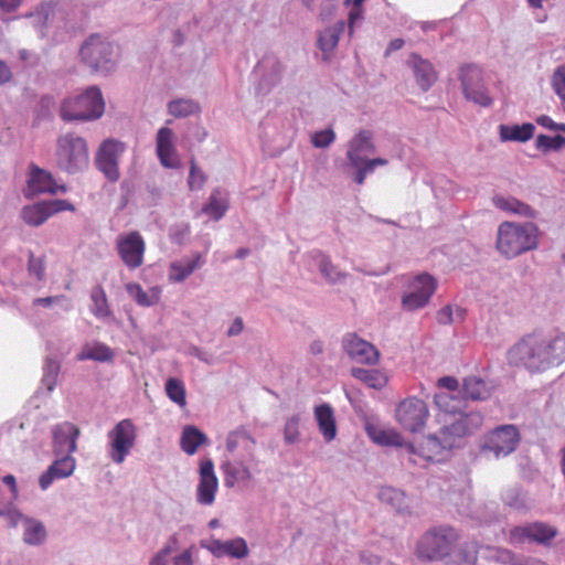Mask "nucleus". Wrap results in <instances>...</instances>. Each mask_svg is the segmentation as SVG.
Wrapping results in <instances>:
<instances>
[{
	"instance_id": "a19ab883",
	"label": "nucleus",
	"mask_w": 565,
	"mask_h": 565,
	"mask_svg": "<svg viewBox=\"0 0 565 565\" xmlns=\"http://www.w3.org/2000/svg\"><path fill=\"white\" fill-rule=\"evenodd\" d=\"M388 161L384 158H364L355 164H348L349 168L354 170L353 180L358 184H363L367 174L374 172L376 167L386 166Z\"/></svg>"
},
{
	"instance_id": "f257e3e1",
	"label": "nucleus",
	"mask_w": 565,
	"mask_h": 565,
	"mask_svg": "<svg viewBox=\"0 0 565 565\" xmlns=\"http://www.w3.org/2000/svg\"><path fill=\"white\" fill-rule=\"evenodd\" d=\"M435 404L439 409L440 429L420 443L422 458L431 460L444 451L451 450L459 441L479 430L483 416L477 411H468L467 405L452 394H436Z\"/></svg>"
},
{
	"instance_id": "473e14b6",
	"label": "nucleus",
	"mask_w": 565,
	"mask_h": 565,
	"mask_svg": "<svg viewBox=\"0 0 565 565\" xmlns=\"http://www.w3.org/2000/svg\"><path fill=\"white\" fill-rule=\"evenodd\" d=\"M345 30V22L343 20L337 21L333 25L328 26L319 32L318 46L323 53L332 52L340 40L341 34Z\"/></svg>"
},
{
	"instance_id": "9b49d317",
	"label": "nucleus",
	"mask_w": 565,
	"mask_h": 565,
	"mask_svg": "<svg viewBox=\"0 0 565 565\" xmlns=\"http://www.w3.org/2000/svg\"><path fill=\"white\" fill-rule=\"evenodd\" d=\"M126 149V143L115 138H108L99 145L95 164L108 181L117 182L120 179L119 159Z\"/></svg>"
},
{
	"instance_id": "1a4fd4ad",
	"label": "nucleus",
	"mask_w": 565,
	"mask_h": 565,
	"mask_svg": "<svg viewBox=\"0 0 565 565\" xmlns=\"http://www.w3.org/2000/svg\"><path fill=\"white\" fill-rule=\"evenodd\" d=\"M108 457L120 465L129 456L137 439V428L131 419L119 420L108 433Z\"/></svg>"
},
{
	"instance_id": "aec40b11",
	"label": "nucleus",
	"mask_w": 565,
	"mask_h": 565,
	"mask_svg": "<svg viewBox=\"0 0 565 565\" xmlns=\"http://www.w3.org/2000/svg\"><path fill=\"white\" fill-rule=\"evenodd\" d=\"M376 152L373 131L369 129L359 130L349 141L347 158L348 164H355L364 158Z\"/></svg>"
},
{
	"instance_id": "cd10ccee",
	"label": "nucleus",
	"mask_w": 565,
	"mask_h": 565,
	"mask_svg": "<svg viewBox=\"0 0 565 565\" xmlns=\"http://www.w3.org/2000/svg\"><path fill=\"white\" fill-rule=\"evenodd\" d=\"M315 418L323 439L327 443L332 441L337 436V424L333 408L327 403L316 406Z\"/></svg>"
},
{
	"instance_id": "c9c22d12",
	"label": "nucleus",
	"mask_w": 565,
	"mask_h": 565,
	"mask_svg": "<svg viewBox=\"0 0 565 565\" xmlns=\"http://www.w3.org/2000/svg\"><path fill=\"white\" fill-rule=\"evenodd\" d=\"M52 215H54V210H49L45 201L26 205L21 211L22 220L31 226L42 225Z\"/></svg>"
},
{
	"instance_id": "bf43d9fd",
	"label": "nucleus",
	"mask_w": 565,
	"mask_h": 565,
	"mask_svg": "<svg viewBox=\"0 0 565 565\" xmlns=\"http://www.w3.org/2000/svg\"><path fill=\"white\" fill-rule=\"evenodd\" d=\"M335 139L333 129L327 128L324 130L317 131L311 137V142L316 148H327Z\"/></svg>"
},
{
	"instance_id": "ddd939ff",
	"label": "nucleus",
	"mask_w": 565,
	"mask_h": 565,
	"mask_svg": "<svg viewBox=\"0 0 565 565\" xmlns=\"http://www.w3.org/2000/svg\"><path fill=\"white\" fill-rule=\"evenodd\" d=\"M429 416L427 405L424 401L409 397L399 403L396 408V419L403 429L411 433H418L423 429Z\"/></svg>"
},
{
	"instance_id": "f03ea898",
	"label": "nucleus",
	"mask_w": 565,
	"mask_h": 565,
	"mask_svg": "<svg viewBox=\"0 0 565 565\" xmlns=\"http://www.w3.org/2000/svg\"><path fill=\"white\" fill-rule=\"evenodd\" d=\"M510 364L524 366L527 371L543 372L565 361V333L546 338L527 334L508 352Z\"/></svg>"
},
{
	"instance_id": "9d476101",
	"label": "nucleus",
	"mask_w": 565,
	"mask_h": 565,
	"mask_svg": "<svg viewBox=\"0 0 565 565\" xmlns=\"http://www.w3.org/2000/svg\"><path fill=\"white\" fill-rule=\"evenodd\" d=\"M520 440L521 435L516 426L501 425L483 437L481 449L499 459L512 454L518 448Z\"/></svg>"
},
{
	"instance_id": "72a5a7b5",
	"label": "nucleus",
	"mask_w": 565,
	"mask_h": 565,
	"mask_svg": "<svg viewBox=\"0 0 565 565\" xmlns=\"http://www.w3.org/2000/svg\"><path fill=\"white\" fill-rule=\"evenodd\" d=\"M500 138L502 141H519L525 142L530 140L535 131V126L531 122L523 125H500Z\"/></svg>"
},
{
	"instance_id": "4c0bfd02",
	"label": "nucleus",
	"mask_w": 565,
	"mask_h": 565,
	"mask_svg": "<svg viewBox=\"0 0 565 565\" xmlns=\"http://www.w3.org/2000/svg\"><path fill=\"white\" fill-rule=\"evenodd\" d=\"M201 266V255L195 254L191 259H182L173 262L170 265L169 278L170 280L181 282L194 273Z\"/></svg>"
},
{
	"instance_id": "c85d7f7f",
	"label": "nucleus",
	"mask_w": 565,
	"mask_h": 565,
	"mask_svg": "<svg viewBox=\"0 0 565 565\" xmlns=\"http://www.w3.org/2000/svg\"><path fill=\"white\" fill-rule=\"evenodd\" d=\"M492 201L495 207L509 213L529 218H535L537 215V212L532 206L514 196L494 195Z\"/></svg>"
},
{
	"instance_id": "4d7b16f0",
	"label": "nucleus",
	"mask_w": 565,
	"mask_h": 565,
	"mask_svg": "<svg viewBox=\"0 0 565 565\" xmlns=\"http://www.w3.org/2000/svg\"><path fill=\"white\" fill-rule=\"evenodd\" d=\"M206 181L204 172L196 166L194 159L191 160L188 184L191 190H200Z\"/></svg>"
},
{
	"instance_id": "bb28decb",
	"label": "nucleus",
	"mask_w": 565,
	"mask_h": 565,
	"mask_svg": "<svg viewBox=\"0 0 565 565\" xmlns=\"http://www.w3.org/2000/svg\"><path fill=\"white\" fill-rule=\"evenodd\" d=\"M311 258L319 269L322 277L331 285L342 282L347 278V273L341 271L331 260V258L321 250H313Z\"/></svg>"
},
{
	"instance_id": "f8f14e48",
	"label": "nucleus",
	"mask_w": 565,
	"mask_h": 565,
	"mask_svg": "<svg viewBox=\"0 0 565 565\" xmlns=\"http://www.w3.org/2000/svg\"><path fill=\"white\" fill-rule=\"evenodd\" d=\"M436 287L437 282L429 274L415 276L409 281L407 291L402 296V308L405 311H416L426 307Z\"/></svg>"
},
{
	"instance_id": "37998d69",
	"label": "nucleus",
	"mask_w": 565,
	"mask_h": 565,
	"mask_svg": "<svg viewBox=\"0 0 565 565\" xmlns=\"http://www.w3.org/2000/svg\"><path fill=\"white\" fill-rule=\"evenodd\" d=\"M168 111L175 118H185L200 113V106L193 99L179 98L169 102Z\"/></svg>"
},
{
	"instance_id": "338daca9",
	"label": "nucleus",
	"mask_w": 565,
	"mask_h": 565,
	"mask_svg": "<svg viewBox=\"0 0 565 565\" xmlns=\"http://www.w3.org/2000/svg\"><path fill=\"white\" fill-rule=\"evenodd\" d=\"M436 319L444 326L455 322L454 308L450 305L443 307L437 311Z\"/></svg>"
},
{
	"instance_id": "09e8293b",
	"label": "nucleus",
	"mask_w": 565,
	"mask_h": 565,
	"mask_svg": "<svg viewBox=\"0 0 565 565\" xmlns=\"http://www.w3.org/2000/svg\"><path fill=\"white\" fill-rule=\"evenodd\" d=\"M536 148L544 153L550 151H558L565 148V137L561 135H556L554 137H550L546 135H539L535 141Z\"/></svg>"
},
{
	"instance_id": "0e129e2a",
	"label": "nucleus",
	"mask_w": 565,
	"mask_h": 565,
	"mask_svg": "<svg viewBox=\"0 0 565 565\" xmlns=\"http://www.w3.org/2000/svg\"><path fill=\"white\" fill-rule=\"evenodd\" d=\"M0 516L6 518L12 527H15L24 518L20 511L12 507L0 508Z\"/></svg>"
},
{
	"instance_id": "a18cd8bd",
	"label": "nucleus",
	"mask_w": 565,
	"mask_h": 565,
	"mask_svg": "<svg viewBox=\"0 0 565 565\" xmlns=\"http://www.w3.org/2000/svg\"><path fill=\"white\" fill-rule=\"evenodd\" d=\"M248 553V545L243 537H235L223 542V556L242 559L245 558Z\"/></svg>"
},
{
	"instance_id": "052dcab7",
	"label": "nucleus",
	"mask_w": 565,
	"mask_h": 565,
	"mask_svg": "<svg viewBox=\"0 0 565 565\" xmlns=\"http://www.w3.org/2000/svg\"><path fill=\"white\" fill-rule=\"evenodd\" d=\"M47 10V6L42 3L36 8L34 12L25 14V18L32 19V24L35 28H42L43 25H45L49 18Z\"/></svg>"
},
{
	"instance_id": "c756f323",
	"label": "nucleus",
	"mask_w": 565,
	"mask_h": 565,
	"mask_svg": "<svg viewBox=\"0 0 565 565\" xmlns=\"http://www.w3.org/2000/svg\"><path fill=\"white\" fill-rule=\"evenodd\" d=\"M377 498L382 503L392 507L397 513L411 514V508L404 491L393 487H382Z\"/></svg>"
},
{
	"instance_id": "c03bdc74",
	"label": "nucleus",
	"mask_w": 565,
	"mask_h": 565,
	"mask_svg": "<svg viewBox=\"0 0 565 565\" xmlns=\"http://www.w3.org/2000/svg\"><path fill=\"white\" fill-rule=\"evenodd\" d=\"M352 375L375 390H381L387 382L386 376L379 370L353 367Z\"/></svg>"
},
{
	"instance_id": "8fccbe9b",
	"label": "nucleus",
	"mask_w": 565,
	"mask_h": 565,
	"mask_svg": "<svg viewBox=\"0 0 565 565\" xmlns=\"http://www.w3.org/2000/svg\"><path fill=\"white\" fill-rule=\"evenodd\" d=\"M301 422L300 414H295L287 418L284 426V441L287 445H294L300 440L299 426Z\"/></svg>"
},
{
	"instance_id": "b1692460",
	"label": "nucleus",
	"mask_w": 565,
	"mask_h": 565,
	"mask_svg": "<svg viewBox=\"0 0 565 565\" xmlns=\"http://www.w3.org/2000/svg\"><path fill=\"white\" fill-rule=\"evenodd\" d=\"M45 472L40 476L39 484L42 490L49 489V487L57 479H64L70 477L75 470V459L72 456H56Z\"/></svg>"
},
{
	"instance_id": "5701e85b",
	"label": "nucleus",
	"mask_w": 565,
	"mask_h": 565,
	"mask_svg": "<svg viewBox=\"0 0 565 565\" xmlns=\"http://www.w3.org/2000/svg\"><path fill=\"white\" fill-rule=\"evenodd\" d=\"M558 531L555 526L544 522H533L525 526H515L512 530V535L543 545H551Z\"/></svg>"
},
{
	"instance_id": "7ed1b4c3",
	"label": "nucleus",
	"mask_w": 565,
	"mask_h": 565,
	"mask_svg": "<svg viewBox=\"0 0 565 565\" xmlns=\"http://www.w3.org/2000/svg\"><path fill=\"white\" fill-rule=\"evenodd\" d=\"M458 540L455 527L446 524L431 526L417 540L414 554L424 563L441 562L454 553Z\"/></svg>"
},
{
	"instance_id": "39448f33",
	"label": "nucleus",
	"mask_w": 565,
	"mask_h": 565,
	"mask_svg": "<svg viewBox=\"0 0 565 565\" xmlns=\"http://www.w3.org/2000/svg\"><path fill=\"white\" fill-rule=\"evenodd\" d=\"M105 103L97 86L88 87L75 97L65 98L60 107V116L64 121H89L103 116Z\"/></svg>"
},
{
	"instance_id": "a211bd4d",
	"label": "nucleus",
	"mask_w": 565,
	"mask_h": 565,
	"mask_svg": "<svg viewBox=\"0 0 565 565\" xmlns=\"http://www.w3.org/2000/svg\"><path fill=\"white\" fill-rule=\"evenodd\" d=\"M53 452L55 456H72L76 451L79 429L72 423L64 422L52 429Z\"/></svg>"
},
{
	"instance_id": "6e6d98bb",
	"label": "nucleus",
	"mask_w": 565,
	"mask_h": 565,
	"mask_svg": "<svg viewBox=\"0 0 565 565\" xmlns=\"http://www.w3.org/2000/svg\"><path fill=\"white\" fill-rule=\"evenodd\" d=\"M28 273L30 276L42 280L45 275L44 257H36L33 252H29Z\"/></svg>"
},
{
	"instance_id": "864d4df0",
	"label": "nucleus",
	"mask_w": 565,
	"mask_h": 565,
	"mask_svg": "<svg viewBox=\"0 0 565 565\" xmlns=\"http://www.w3.org/2000/svg\"><path fill=\"white\" fill-rule=\"evenodd\" d=\"M55 109V99L53 96L45 95L42 96L36 106V119L40 120H50L53 118V113Z\"/></svg>"
},
{
	"instance_id": "49530a36",
	"label": "nucleus",
	"mask_w": 565,
	"mask_h": 565,
	"mask_svg": "<svg viewBox=\"0 0 565 565\" xmlns=\"http://www.w3.org/2000/svg\"><path fill=\"white\" fill-rule=\"evenodd\" d=\"M60 362L56 359L47 356L43 365L42 383L49 392H52L56 385V379L60 373Z\"/></svg>"
},
{
	"instance_id": "f704fd0d",
	"label": "nucleus",
	"mask_w": 565,
	"mask_h": 565,
	"mask_svg": "<svg viewBox=\"0 0 565 565\" xmlns=\"http://www.w3.org/2000/svg\"><path fill=\"white\" fill-rule=\"evenodd\" d=\"M207 437L204 433L198 429L195 426H185L183 428L180 446L181 449L188 455H194L198 448L204 444H207Z\"/></svg>"
},
{
	"instance_id": "6ab92c4d",
	"label": "nucleus",
	"mask_w": 565,
	"mask_h": 565,
	"mask_svg": "<svg viewBox=\"0 0 565 565\" xmlns=\"http://www.w3.org/2000/svg\"><path fill=\"white\" fill-rule=\"evenodd\" d=\"M218 480L214 473V465L211 459L201 462L200 480L196 489V501L203 505L214 503Z\"/></svg>"
},
{
	"instance_id": "6e6552de",
	"label": "nucleus",
	"mask_w": 565,
	"mask_h": 565,
	"mask_svg": "<svg viewBox=\"0 0 565 565\" xmlns=\"http://www.w3.org/2000/svg\"><path fill=\"white\" fill-rule=\"evenodd\" d=\"M458 78L460 81L463 97L481 107H490L493 99L489 94L481 67L475 63H467L459 67Z\"/></svg>"
},
{
	"instance_id": "5fc2aeb1",
	"label": "nucleus",
	"mask_w": 565,
	"mask_h": 565,
	"mask_svg": "<svg viewBox=\"0 0 565 565\" xmlns=\"http://www.w3.org/2000/svg\"><path fill=\"white\" fill-rule=\"evenodd\" d=\"M241 439H247L252 443H255L250 434L243 426H241L228 433L226 438V450L230 454H233L237 449Z\"/></svg>"
},
{
	"instance_id": "69168bd1",
	"label": "nucleus",
	"mask_w": 565,
	"mask_h": 565,
	"mask_svg": "<svg viewBox=\"0 0 565 565\" xmlns=\"http://www.w3.org/2000/svg\"><path fill=\"white\" fill-rule=\"evenodd\" d=\"M552 86L554 92L562 96L565 93V70L564 67H557L552 76Z\"/></svg>"
},
{
	"instance_id": "423d86ee",
	"label": "nucleus",
	"mask_w": 565,
	"mask_h": 565,
	"mask_svg": "<svg viewBox=\"0 0 565 565\" xmlns=\"http://www.w3.org/2000/svg\"><path fill=\"white\" fill-rule=\"evenodd\" d=\"M55 162L62 171L68 174L86 170L89 164L86 140L74 132L60 136L56 140Z\"/></svg>"
},
{
	"instance_id": "a878e982",
	"label": "nucleus",
	"mask_w": 565,
	"mask_h": 565,
	"mask_svg": "<svg viewBox=\"0 0 565 565\" xmlns=\"http://www.w3.org/2000/svg\"><path fill=\"white\" fill-rule=\"evenodd\" d=\"M459 393L461 401H484L490 397L491 388L484 380L478 376H467L462 380Z\"/></svg>"
},
{
	"instance_id": "603ef678",
	"label": "nucleus",
	"mask_w": 565,
	"mask_h": 565,
	"mask_svg": "<svg viewBox=\"0 0 565 565\" xmlns=\"http://www.w3.org/2000/svg\"><path fill=\"white\" fill-rule=\"evenodd\" d=\"M478 559V545L476 542H466L458 550V565H476Z\"/></svg>"
},
{
	"instance_id": "13d9d810",
	"label": "nucleus",
	"mask_w": 565,
	"mask_h": 565,
	"mask_svg": "<svg viewBox=\"0 0 565 565\" xmlns=\"http://www.w3.org/2000/svg\"><path fill=\"white\" fill-rule=\"evenodd\" d=\"M190 235V226L186 223L174 224L169 230L170 241L174 244L182 245Z\"/></svg>"
},
{
	"instance_id": "ea45409f",
	"label": "nucleus",
	"mask_w": 565,
	"mask_h": 565,
	"mask_svg": "<svg viewBox=\"0 0 565 565\" xmlns=\"http://www.w3.org/2000/svg\"><path fill=\"white\" fill-rule=\"evenodd\" d=\"M502 502L510 509L522 511L529 509L526 492L519 486L504 489L501 493Z\"/></svg>"
},
{
	"instance_id": "e2e57ef3",
	"label": "nucleus",
	"mask_w": 565,
	"mask_h": 565,
	"mask_svg": "<svg viewBox=\"0 0 565 565\" xmlns=\"http://www.w3.org/2000/svg\"><path fill=\"white\" fill-rule=\"evenodd\" d=\"M438 385L448 390L446 394H452L457 398H461V394L459 393L461 385L456 377L452 376H444L438 380Z\"/></svg>"
},
{
	"instance_id": "79ce46f5",
	"label": "nucleus",
	"mask_w": 565,
	"mask_h": 565,
	"mask_svg": "<svg viewBox=\"0 0 565 565\" xmlns=\"http://www.w3.org/2000/svg\"><path fill=\"white\" fill-rule=\"evenodd\" d=\"M228 209V201L222 194L220 189H215L209 199V203L203 206L202 211L211 215L214 220L218 221L224 216Z\"/></svg>"
},
{
	"instance_id": "58836bf2",
	"label": "nucleus",
	"mask_w": 565,
	"mask_h": 565,
	"mask_svg": "<svg viewBox=\"0 0 565 565\" xmlns=\"http://www.w3.org/2000/svg\"><path fill=\"white\" fill-rule=\"evenodd\" d=\"M78 361L93 360L97 362H111L114 359L113 350L102 342H95L93 345L86 344L77 354Z\"/></svg>"
},
{
	"instance_id": "de8ad7c7",
	"label": "nucleus",
	"mask_w": 565,
	"mask_h": 565,
	"mask_svg": "<svg viewBox=\"0 0 565 565\" xmlns=\"http://www.w3.org/2000/svg\"><path fill=\"white\" fill-rule=\"evenodd\" d=\"M93 307L92 312L98 318L107 317L110 312L107 305V297L104 289L100 286L95 287L90 295Z\"/></svg>"
},
{
	"instance_id": "412c9836",
	"label": "nucleus",
	"mask_w": 565,
	"mask_h": 565,
	"mask_svg": "<svg viewBox=\"0 0 565 565\" xmlns=\"http://www.w3.org/2000/svg\"><path fill=\"white\" fill-rule=\"evenodd\" d=\"M407 65L413 71L416 84L423 92H428L437 82L438 74L431 62L417 53L409 54Z\"/></svg>"
},
{
	"instance_id": "393cba45",
	"label": "nucleus",
	"mask_w": 565,
	"mask_h": 565,
	"mask_svg": "<svg viewBox=\"0 0 565 565\" xmlns=\"http://www.w3.org/2000/svg\"><path fill=\"white\" fill-rule=\"evenodd\" d=\"M156 151L160 163L164 168L175 169L179 161L173 145V131L168 127H161L157 132Z\"/></svg>"
},
{
	"instance_id": "f3484780",
	"label": "nucleus",
	"mask_w": 565,
	"mask_h": 565,
	"mask_svg": "<svg viewBox=\"0 0 565 565\" xmlns=\"http://www.w3.org/2000/svg\"><path fill=\"white\" fill-rule=\"evenodd\" d=\"M342 347L345 353L358 363L373 364L379 359V351L375 347L355 333L344 335Z\"/></svg>"
},
{
	"instance_id": "3c124183",
	"label": "nucleus",
	"mask_w": 565,
	"mask_h": 565,
	"mask_svg": "<svg viewBox=\"0 0 565 565\" xmlns=\"http://www.w3.org/2000/svg\"><path fill=\"white\" fill-rule=\"evenodd\" d=\"M166 392L172 402L179 406L185 405V388L182 381L175 377H170L166 383Z\"/></svg>"
},
{
	"instance_id": "20e7f679",
	"label": "nucleus",
	"mask_w": 565,
	"mask_h": 565,
	"mask_svg": "<svg viewBox=\"0 0 565 565\" xmlns=\"http://www.w3.org/2000/svg\"><path fill=\"white\" fill-rule=\"evenodd\" d=\"M537 226L532 222H503L498 228L497 248L507 258L516 257L537 247Z\"/></svg>"
},
{
	"instance_id": "4468645a",
	"label": "nucleus",
	"mask_w": 565,
	"mask_h": 565,
	"mask_svg": "<svg viewBox=\"0 0 565 565\" xmlns=\"http://www.w3.org/2000/svg\"><path fill=\"white\" fill-rule=\"evenodd\" d=\"M255 72L259 76L255 92L257 95L265 96L280 83L284 65L275 55H265L258 62Z\"/></svg>"
},
{
	"instance_id": "dca6fc26",
	"label": "nucleus",
	"mask_w": 565,
	"mask_h": 565,
	"mask_svg": "<svg viewBox=\"0 0 565 565\" xmlns=\"http://www.w3.org/2000/svg\"><path fill=\"white\" fill-rule=\"evenodd\" d=\"M60 191L65 192L66 188L58 185L51 172L34 163L29 166L28 185L23 191L25 198L32 199L41 193L57 194Z\"/></svg>"
},
{
	"instance_id": "2f4dec72",
	"label": "nucleus",
	"mask_w": 565,
	"mask_h": 565,
	"mask_svg": "<svg viewBox=\"0 0 565 565\" xmlns=\"http://www.w3.org/2000/svg\"><path fill=\"white\" fill-rule=\"evenodd\" d=\"M221 469L224 473V486L226 488L235 487L238 481H249L252 479V473L248 467L242 461L232 462L230 460H225L222 462Z\"/></svg>"
},
{
	"instance_id": "680f3d73",
	"label": "nucleus",
	"mask_w": 565,
	"mask_h": 565,
	"mask_svg": "<svg viewBox=\"0 0 565 565\" xmlns=\"http://www.w3.org/2000/svg\"><path fill=\"white\" fill-rule=\"evenodd\" d=\"M200 546L207 550L214 557H223V541L211 537L209 540H201Z\"/></svg>"
},
{
	"instance_id": "0eeeda50",
	"label": "nucleus",
	"mask_w": 565,
	"mask_h": 565,
	"mask_svg": "<svg viewBox=\"0 0 565 565\" xmlns=\"http://www.w3.org/2000/svg\"><path fill=\"white\" fill-rule=\"evenodd\" d=\"M79 56L92 73L107 75L117 64L115 45L100 34H92L83 42Z\"/></svg>"
},
{
	"instance_id": "e433bc0d",
	"label": "nucleus",
	"mask_w": 565,
	"mask_h": 565,
	"mask_svg": "<svg viewBox=\"0 0 565 565\" xmlns=\"http://www.w3.org/2000/svg\"><path fill=\"white\" fill-rule=\"evenodd\" d=\"M126 291L141 307H152L160 299V290L157 287L146 291L139 284L129 282L126 285Z\"/></svg>"
},
{
	"instance_id": "7c9ffc66",
	"label": "nucleus",
	"mask_w": 565,
	"mask_h": 565,
	"mask_svg": "<svg viewBox=\"0 0 565 565\" xmlns=\"http://www.w3.org/2000/svg\"><path fill=\"white\" fill-rule=\"evenodd\" d=\"M23 542L31 546H39L46 540V529L40 520L25 516L22 519Z\"/></svg>"
},
{
	"instance_id": "774afa93",
	"label": "nucleus",
	"mask_w": 565,
	"mask_h": 565,
	"mask_svg": "<svg viewBox=\"0 0 565 565\" xmlns=\"http://www.w3.org/2000/svg\"><path fill=\"white\" fill-rule=\"evenodd\" d=\"M195 546L191 545L184 550L181 554L173 557V565H193V554Z\"/></svg>"
},
{
	"instance_id": "2eb2a0df",
	"label": "nucleus",
	"mask_w": 565,
	"mask_h": 565,
	"mask_svg": "<svg viewBox=\"0 0 565 565\" xmlns=\"http://www.w3.org/2000/svg\"><path fill=\"white\" fill-rule=\"evenodd\" d=\"M116 247L120 259L129 269H136L143 264L146 244L139 232L118 236Z\"/></svg>"
},
{
	"instance_id": "4be33fe9",
	"label": "nucleus",
	"mask_w": 565,
	"mask_h": 565,
	"mask_svg": "<svg viewBox=\"0 0 565 565\" xmlns=\"http://www.w3.org/2000/svg\"><path fill=\"white\" fill-rule=\"evenodd\" d=\"M371 438L379 445L382 446H398L401 447V456L403 460H407L411 463H417L415 456H418L420 452V445L415 447L411 443H403V437L401 434L393 430H379L376 433L369 431Z\"/></svg>"
}]
</instances>
